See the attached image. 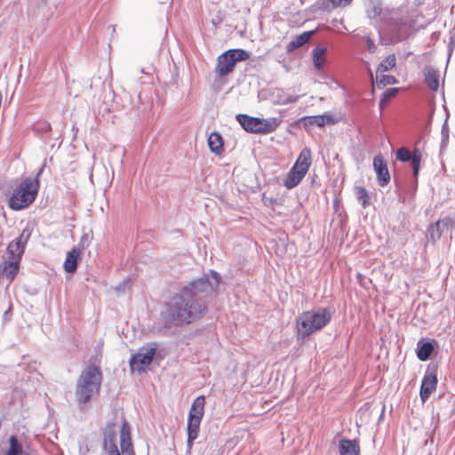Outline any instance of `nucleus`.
Masks as SVG:
<instances>
[{
    "label": "nucleus",
    "instance_id": "1",
    "mask_svg": "<svg viewBox=\"0 0 455 455\" xmlns=\"http://www.w3.org/2000/svg\"><path fill=\"white\" fill-rule=\"evenodd\" d=\"M221 282L220 274L210 269L180 287L160 313L164 324L180 328L200 320L208 313L207 299L216 297Z\"/></svg>",
    "mask_w": 455,
    "mask_h": 455
},
{
    "label": "nucleus",
    "instance_id": "2",
    "mask_svg": "<svg viewBox=\"0 0 455 455\" xmlns=\"http://www.w3.org/2000/svg\"><path fill=\"white\" fill-rule=\"evenodd\" d=\"M331 320V313L326 308L306 311L297 319L298 339H305L315 331L324 327Z\"/></svg>",
    "mask_w": 455,
    "mask_h": 455
},
{
    "label": "nucleus",
    "instance_id": "3",
    "mask_svg": "<svg viewBox=\"0 0 455 455\" xmlns=\"http://www.w3.org/2000/svg\"><path fill=\"white\" fill-rule=\"evenodd\" d=\"M39 182L36 178H26L13 190L9 198V208L20 211L28 208L36 198Z\"/></svg>",
    "mask_w": 455,
    "mask_h": 455
},
{
    "label": "nucleus",
    "instance_id": "4",
    "mask_svg": "<svg viewBox=\"0 0 455 455\" xmlns=\"http://www.w3.org/2000/svg\"><path fill=\"white\" fill-rule=\"evenodd\" d=\"M235 120L245 132L256 134L273 132L280 124V121L275 117L260 118L247 114H237Z\"/></svg>",
    "mask_w": 455,
    "mask_h": 455
},
{
    "label": "nucleus",
    "instance_id": "5",
    "mask_svg": "<svg viewBox=\"0 0 455 455\" xmlns=\"http://www.w3.org/2000/svg\"><path fill=\"white\" fill-rule=\"evenodd\" d=\"M250 52L244 49H228L217 58L214 71L220 77H225L234 72L238 62L247 60Z\"/></svg>",
    "mask_w": 455,
    "mask_h": 455
},
{
    "label": "nucleus",
    "instance_id": "6",
    "mask_svg": "<svg viewBox=\"0 0 455 455\" xmlns=\"http://www.w3.org/2000/svg\"><path fill=\"white\" fill-rule=\"evenodd\" d=\"M158 348L156 342H149L142 346L136 354H133L129 361L132 371L142 372L152 363Z\"/></svg>",
    "mask_w": 455,
    "mask_h": 455
},
{
    "label": "nucleus",
    "instance_id": "7",
    "mask_svg": "<svg viewBox=\"0 0 455 455\" xmlns=\"http://www.w3.org/2000/svg\"><path fill=\"white\" fill-rule=\"evenodd\" d=\"M101 380L102 373L100 366L91 363L82 371L77 383L94 387L95 392L99 393Z\"/></svg>",
    "mask_w": 455,
    "mask_h": 455
},
{
    "label": "nucleus",
    "instance_id": "8",
    "mask_svg": "<svg viewBox=\"0 0 455 455\" xmlns=\"http://www.w3.org/2000/svg\"><path fill=\"white\" fill-rule=\"evenodd\" d=\"M396 159L401 162L411 161L413 169V174L415 177L418 176L420 163L422 160V153L418 148H414L412 152H411L406 148H400L396 151Z\"/></svg>",
    "mask_w": 455,
    "mask_h": 455
},
{
    "label": "nucleus",
    "instance_id": "9",
    "mask_svg": "<svg viewBox=\"0 0 455 455\" xmlns=\"http://www.w3.org/2000/svg\"><path fill=\"white\" fill-rule=\"evenodd\" d=\"M31 235L32 228L27 225L20 235L8 244L7 254L14 253L18 258H21Z\"/></svg>",
    "mask_w": 455,
    "mask_h": 455
},
{
    "label": "nucleus",
    "instance_id": "10",
    "mask_svg": "<svg viewBox=\"0 0 455 455\" xmlns=\"http://www.w3.org/2000/svg\"><path fill=\"white\" fill-rule=\"evenodd\" d=\"M335 120L331 114L318 116H307L296 121V124L309 131L313 126L322 127L325 124H334Z\"/></svg>",
    "mask_w": 455,
    "mask_h": 455
},
{
    "label": "nucleus",
    "instance_id": "11",
    "mask_svg": "<svg viewBox=\"0 0 455 455\" xmlns=\"http://www.w3.org/2000/svg\"><path fill=\"white\" fill-rule=\"evenodd\" d=\"M120 448L123 455H134L131 437V427L127 420L122 422L120 429Z\"/></svg>",
    "mask_w": 455,
    "mask_h": 455
},
{
    "label": "nucleus",
    "instance_id": "12",
    "mask_svg": "<svg viewBox=\"0 0 455 455\" xmlns=\"http://www.w3.org/2000/svg\"><path fill=\"white\" fill-rule=\"evenodd\" d=\"M373 169L376 172L379 185L381 187L387 185L390 181V174L387 165L380 155L373 158Z\"/></svg>",
    "mask_w": 455,
    "mask_h": 455
},
{
    "label": "nucleus",
    "instance_id": "13",
    "mask_svg": "<svg viewBox=\"0 0 455 455\" xmlns=\"http://www.w3.org/2000/svg\"><path fill=\"white\" fill-rule=\"evenodd\" d=\"M7 255L8 260H4L1 264V272L4 275H5L12 281L15 278V276L18 274L21 258H18V256L14 253Z\"/></svg>",
    "mask_w": 455,
    "mask_h": 455
},
{
    "label": "nucleus",
    "instance_id": "14",
    "mask_svg": "<svg viewBox=\"0 0 455 455\" xmlns=\"http://www.w3.org/2000/svg\"><path fill=\"white\" fill-rule=\"evenodd\" d=\"M437 385V379L435 374L432 372H427L422 379L421 387H420V399L423 403H425L432 394L434 390H435Z\"/></svg>",
    "mask_w": 455,
    "mask_h": 455
},
{
    "label": "nucleus",
    "instance_id": "15",
    "mask_svg": "<svg viewBox=\"0 0 455 455\" xmlns=\"http://www.w3.org/2000/svg\"><path fill=\"white\" fill-rule=\"evenodd\" d=\"M81 251L77 247H73L67 252L63 267L67 273H73L76 270L80 261Z\"/></svg>",
    "mask_w": 455,
    "mask_h": 455
},
{
    "label": "nucleus",
    "instance_id": "16",
    "mask_svg": "<svg viewBox=\"0 0 455 455\" xmlns=\"http://www.w3.org/2000/svg\"><path fill=\"white\" fill-rule=\"evenodd\" d=\"M205 397L204 395L197 396L191 404L188 411V419L202 420L204 413Z\"/></svg>",
    "mask_w": 455,
    "mask_h": 455
},
{
    "label": "nucleus",
    "instance_id": "17",
    "mask_svg": "<svg viewBox=\"0 0 455 455\" xmlns=\"http://www.w3.org/2000/svg\"><path fill=\"white\" fill-rule=\"evenodd\" d=\"M306 174L307 172L303 171V169L299 170L297 167L292 166L286 175L283 185L286 188L291 189L301 181Z\"/></svg>",
    "mask_w": 455,
    "mask_h": 455
},
{
    "label": "nucleus",
    "instance_id": "18",
    "mask_svg": "<svg viewBox=\"0 0 455 455\" xmlns=\"http://www.w3.org/2000/svg\"><path fill=\"white\" fill-rule=\"evenodd\" d=\"M95 392L94 387L81 383L76 384V396L79 403L86 404L91 402Z\"/></svg>",
    "mask_w": 455,
    "mask_h": 455
},
{
    "label": "nucleus",
    "instance_id": "19",
    "mask_svg": "<svg viewBox=\"0 0 455 455\" xmlns=\"http://www.w3.org/2000/svg\"><path fill=\"white\" fill-rule=\"evenodd\" d=\"M314 30L305 31L298 36H296L291 41H290L286 45V51L288 52H291L296 49L306 44L313 36Z\"/></svg>",
    "mask_w": 455,
    "mask_h": 455
},
{
    "label": "nucleus",
    "instance_id": "20",
    "mask_svg": "<svg viewBox=\"0 0 455 455\" xmlns=\"http://www.w3.org/2000/svg\"><path fill=\"white\" fill-rule=\"evenodd\" d=\"M116 422H108L104 430H103V443L102 448L103 450H107V448L111 447L112 444H116Z\"/></svg>",
    "mask_w": 455,
    "mask_h": 455
},
{
    "label": "nucleus",
    "instance_id": "21",
    "mask_svg": "<svg viewBox=\"0 0 455 455\" xmlns=\"http://www.w3.org/2000/svg\"><path fill=\"white\" fill-rule=\"evenodd\" d=\"M210 150L217 156H220L224 151V141L220 133L217 132H212L207 140Z\"/></svg>",
    "mask_w": 455,
    "mask_h": 455
},
{
    "label": "nucleus",
    "instance_id": "22",
    "mask_svg": "<svg viewBox=\"0 0 455 455\" xmlns=\"http://www.w3.org/2000/svg\"><path fill=\"white\" fill-rule=\"evenodd\" d=\"M425 81L427 87L432 91H436L439 87L440 73L434 68H426L424 71Z\"/></svg>",
    "mask_w": 455,
    "mask_h": 455
},
{
    "label": "nucleus",
    "instance_id": "23",
    "mask_svg": "<svg viewBox=\"0 0 455 455\" xmlns=\"http://www.w3.org/2000/svg\"><path fill=\"white\" fill-rule=\"evenodd\" d=\"M311 151L309 148H305L301 150L298 159L296 160L293 167H297L298 169H303V171H308L311 164Z\"/></svg>",
    "mask_w": 455,
    "mask_h": 455
},
{
    "label": "nucleus",
    "instance_id": "24",
    "mask_svg": "<svg viewBox=\"0 0 455 455\" xmlns=\"http://www.w3.org/2000/svg\"><path fill=\"white\" fill-rule=\"evenodd\" d=\"M284 94L285 92L283 89H275L272 93L273 97L275 98V102L280 105H288L295 103L299 100V96L290 95L285 97Z\"/></svg>",
    "mask_w": 455,
    "mask_h": 455
},
{
    "label": "nucleus",
    "instance_id": "25",
    "mask_svg": "<svg viewBox=\"0 0 455 455\" xmlns=\"http://www.w3.org/2000/svg\"><path fill=\"white\" fill-rule=\"evenodd\" d=\"M343 455H361L359 440L343 439Z\"/></svg>",
    "mask_w": 455,
    "mask_h": 455
},
{
    "label": "nucleus",
    "instance_id": "26",
    "mask_svg": "<svg viewBox=\"0 0 455 455\" xmlns=\"http://www.w3.org/2000/svg\"><path fill=\"white\" fill-rule=\"evenodd\" d=\"M4 455H23L22 445L15 435L9 437V448Z\"/></svg>",
    "mask_w": 455,
    "mask_h": 455
},
{
    "label": "nucleus",
    "instance_id": "27",
    "mask_svg": "<svg viewBox=\"0 0 455 455\" xmlns=\"http://www.w3.org/2000/svg\"><path fill=\"white\" fill-rule=\"evenodd\" d=\"M326 52L325 47L317 46L312 52L313 63L317 70L323 68L324 58L323 55Z\"/></svg>",
    "mask_w": 455,
    "mask_h": 455
},
{
    "label": "nucleus",
    "instance_id": "28",
    "mask_svg": "<svg viewBox=\"0 0 455 455\" xmlns=\"http://www.w3.org/2000/svg\"><path fill=\"white\" fill-rule=\"evenodd\" d=\"M339 5H341V0H318L315 4V8L316 10L331 12Z\"/></svg>",
    "mask_w": 455,
    "mask_h": 455
},
{
    "label": "nucleus",
    "instance_id": "29",
    "mask_svg": "<svg viewBox=\"0 0 455 455\" xmlns=\"http://www.w3.org/2000/svg\"><path fill=\"white\" fill-rule=\"evenodd\" d=\"M444 221L438 220L431 224L427 229L428 239L435 243L442 235L441 225H444Z\"/></svg>",
    "mask_w": 455,
    "mask_h": 455
},
{
    "label": "nucleus",
    "instance_id": "30",
    "mask_svg": "<svg viewBox=\"0 0 455 455\" xmlns=\"http://www.w3.org/2000/svg\"><path fill=\"white\" fill-rule=\"evenodd\" d=\"M396 63L395 56L394 54L386 57L378 66L377 73H385L392 69Z\"/></svg>",
    "mask_w": 455,
    "mask_h": 455
},
{
    "label": "nucleus",
    "instance_id": "31",
    "mask_svg": "<svg viewBox=\"0 0 455 455\" xmlns=\"http://www.w3.org/2000/svg\"><path fill=\"white\" fill-rule=\"evenodd\" d=\"M433 350V345L430 342H425L418 348L417 356L419 360L426 361L429 358Z\"/></svg>",
    "mask_w": 455,
    "mask_h": 455
},
{
    "label": "nucleus",
    "instance_id": "32",
    "mask_svg": "<svg viewBox=\"0 0 455 455\" xmlns=\"http://www.w3.org/2000/svg\"><path fill=\"white\" fill-rule=\"evenodd\" d=\"M202 420H192L188 419L187 422V435L190 436V438H197L199 430H200V424Z\"/></svg>",
    "mask_w": 455,
    "mask_h": 455
},
{
    "label": "nucleus",
    "instance_id": "33",
    "mask_svg": "<svg viewBox=\"0 0 455 455\" xmlns=\"http://www.w3.org/2000/svg\"><path fill=\"white\" fill-rule=\"evenodd\" d=\"M396 79L393 76L385 75L384 73H377L376 84L379 88L384 87L388 84H395Z\"/></svg>",
    "mask_w": 455,
    "mask_h": 455
},
{
    "label": "nucleus",
    "instance_id": "34",
    "mask_svg": "<svg viewBox=\"0 0 455 455\" xmlns=\"http://www.w3.org/2000/svg\"><path fill=\"white\" fill-rule=\"evenodd\" d=\"M339 195L340 191H339V194H337V190H335V197L333 199L335 217L332 220V223H334L337 227H341V212H339Z\"/></svg>",
    "mask_w": 455,
    "mask_h": 455
},
{
    "label": "nucleus",
    "instance_id": "35",
    "mask_svg": "<svg viewBox=\"0 0 455 455\" xmlns=\"http://www.w3.org/2000/svg\"><path fill=\"white\" fill-rule=\"evenodd\" d=\"M355 196L357 200L361 203L363 208L367 207L370 204V196L368 195L367 190L364 188H355Z\"/></svg>",
    "mask_w": 455,
    "mask_h": 455
},
{
    "label": "nucleus",
    "instance_id": "36",
    "mask_svg": "<svg viewBox=\"0 0 455 455\" xmlns=\"http://www.w3.org/2000/svg\"><path fill=\"white\" fill-rule=\"evenodd\" d=\"M398 92L397 88H390L384 92L380 100H379V108L382 109L387 104V100L396 95Z\"/></svg>",
    "mask_w": 455,
    "mask_h": 455
},
{
    "label": "nucleus",
    "instance_id": "37",
    "mask_svg": "<svg viewBox=\"0 0 455 455\" xmlns=\"http://www.w3.org/2000/svg\"><path fill=\"white\" fill-rule=\"evenodd\" d=\"M36 130L40 132H48L52 130V125L49 122L44 121L36 124Z\"/></svg>",
    "mask_w": 455,
    "mask_h": 455
},
{
    "label": "nucleus",
    "instance_id": "38",
    "mask_svg": "<svg viewBox=\"0 0 455 455\" xmlns=\"http://www.w3.org/2000/svg\"><path fill=\"white\" fill-rule=\"evenodd\" d=\"M105 451L108 452V455H121L116 444H112L111 447L107 448Z\"/></svg>",
    "mask_w": 455,
    "mask_h": 455
},
{
    "label": "nucleus",
    "instance_id": "39",
    "mask_svg": "<svg viewBox=\"0 0 455 455\" xmlns=\"http://www.w3.org/2000/svg\"><path fill=\"white\" fill-rule=\"evenodd\" d=\"M334 443L337 446L339 453L341 455V434L338 433L334 437Z\"/></svg>",
    "mask_w": 455,
    "mask_h": 455
},
{
    "label": "nucleus",
    "instance_id": "40",
    "mask_svg": "<svg viewBox=\"0 0 455 455\" xmlns=\"http://www.w3.org/2000/svg\"><path fill=\"white\" fill-rule=\"evenodd\" d=\"M89 452V446L87 443H84V445L80 444L79 446V454L80 455H87Z\"/></svg>",
    "mask_w": 455,
    "mask_h": 455
},
{
    "label": "nucleus",
    "instance_id": "41",
    "mask_svg": "<svg viewBox=\"0 0 455 455\" xmlns=\"http://www.w3.org/2000/svg\"><path fill=\"white\" fill-rule=\"evenodd\" d=\"M196 438H190V436L187 435V450L190 451L193 447V443Z\"/></svg>",
    "mask_w": 455,
    "mask_h": 455
},
{
    "label": "nucleus",
    "instance_id": "42",
    "mask_svg": "<svg viewBox=\"0 0 455 455\" xmlns=\"http://www.w3.org/2000/svg\"><path fill=\"white\" fill-rule=\"evenodd\" d=\"M367 44H368V50L371 52H373L376 50V45L374 44L373 41L370 38L367 39Z\"/></svg>",
    "mask_w": 455,
    "mask_h": 455
},
{
    "label": "nucleus",
    "instance_id": "43",
    "mask_svg": "<svg viewBox=\"0 0 455 455\" xmlns=\"http://www.w3.org/2000/svg\"><path fill=\"white\" fill-rule=\"evenodd\" d=\"M11 311H12V307H9L8 309H6L4 313V315H3V319L4 321H9L10 318H9V315L11 314Z\"/></svg>",
    "mask_w": 455,
    "mask_h": 455
},
{
    "label": "nucleus",
    "instance_id": "44",
    "mask_svg": "<svg viewBox=\"0 0 455 455\" xmlns=\"http://www.w3.org/2000/svg\"><path fill=\"white\" fill-rule=\"evenodd\" d=\"M45 166H46V160H44V164H42V166H41V167H40V169L38 170L37 174H36V179H37V177H38L39 175H41V174H42V172H44V169L45 168Z\"/></svg>",
    "mask_w": 455,
    "mask_h": 455
},
{
    "label": "nucleus",
    "instance_id": "45",
    "mask_svg": "<svg viewBox=\"0 0 455 455\" xmlns=\"http://www.w3.org/2000/svg\"><path fill=\"white\" fill-rule=\"evenodd\" d=\"M332 156V157L334 159H338L339 158V154L338 153H335V152L331 153V152H329V156Z\"/></svg>",
    "mask_w": 455,
    "mask_h": 455
},
{
    "label": "nucleus",
    "instance_id": "46",
    "mask_svg": "<svg viewBox=\"0 0 455 455\" xmlns=\"http://www.w3.org/2000/svg\"><path fill=\"white\" fill-rule=\"evenodd\" d=\"M351 2V0H343V5L348 4Z\"/></svg>",
    "mask_w": 455,
    "mask_h": 455
},
{
    "label": "nucleus",
    "instance_id": "47",
    "mask_svg": "<svg viewBox=\"0 0 455 455\" xmlns=\"http://www.w3.org/2000/svg\"><path fill=\"white\" fill-rule=\"evenodd\" d=\"M85 238V235L82 236L81 242Z\"/></svg>",
    "mask_w": 455,
    "mask_h": 455
}]
</instances>
